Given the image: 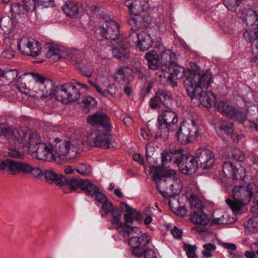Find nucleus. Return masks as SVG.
<instances>
[{"label":"nucleus","instance_id":"24","mask_svg":"<svg viewBox=\"0 0 258 258\" xmlns=\"http://www.w3.org/2000/svg\"><path fill=\"white\" fill-rule=\"evenodd\" d=\"M7 171L13 176H23L26 175L28 163L22 161L9 159Z\"/></svg>","mask_w":258,"mask_h":258},{"label":"nucleus","instance_id":"33","mask_svg":"<svg viewBox=\"0 0 258 258\" xmlns=\"http://www.w3.org/2000/svg\"><path fill=\"white\" fill-rule=\"evenodd\" d=\"M168 181L169 187L166 198H171L177 195L181 191L182 186L180 180L175 179V176L173 178H168Z\"/></svg>","mask_w":258,"mask_h":258},{"label":"nucleus","instance_id":"40","mask_svg":"<svg viewBox=\"0 0 258 258\" xmlns=\"http://www.w3.org/2000/svg\"><path fill=\"white\" fill-rule=\"evenodd\" d=\"M18 75V73L16 70H10L3 71L0 70V77L5 78L7 83H11L15 81Z\"/></svg>","mask_w":258,"mask_h":258},{"label":"nucleus","instance_id":"29","mask_svg":"<svg viewBox=\"0 0 258 258\" xmlns=\"http://www.w3.org/2000/svg\"><path fill=\"white\" fill-rule=\"evenodd\" d=\"M194 64H197L195 62L190 63V69L187 70L185 71L184 68L178 65L177 61L175 62V64H172L169 68L167 69V71L169 72V77L168 78H171L172 80L173 79H180L183 75H184L185 77V80L186 79V72L188 71H190L193 69L192 65Z\"/></svg>","mask_w":258,"mask_h":258},{"label":"nucleus","instance_id":"35","mask_svg":"<svg viewBox=\"0 0 258 258\" xmlns=\"http://www.w3.org/2000/svg\"><path fill=\"white\" fill-rule=\"evenodd\" d=\"M233 125L231 122L223 121L218 127L217 132L223 140H225L233 133Z\"/></svg>","mask_w":258,"mask_h":258},{"label":"nucleus","instance_id":"49","mask_svg":"<svg viewBox=\"0 0 258 258\" xmlns=\"http://www.w3.org/2000/svg\"><path fill=\"white\" fill-rule=\"evenodd\" d=\"M204 250L202 251L203 255L206 257H211L213 256V254L211 252L212 251H214L216 246L215 244L208 243L203 245Z\"/></svg>","mask_w":258,"mask_h":258},{"label":"nucleus","instance_id":"57","mask_svg":"<svg viewBox=\"0 0 258 258\" xmlns=\"http://www.w3.org/2000/svg\"><path fill=\"white\" fill-rule=\"evenodd\" d=\"M245 226H246L249 231L255 232L258 230V222L251 218L245 223Z\"/></svg>","mask_w":258,"mask_h":258},{"label":"nucleus","instance_id":"20","mask_svg":"<svg viewBox=\"0 0 258 258\" xmlns=\"http://www.w3.org/2000/svg\"><path fill=\"white\" fill-rule=\"evenodd\" d=\"M130 46L127 38L120 40L119 43L112 49L113 56L121 61L128 59L130 56Z\"/></svg>","mask_w":258,"mask_h":258},{"label":"nucleus","instance_id":"3","mask_svg":"<svg viewBox=\"0 0 258 258\" xmlns=\"http://www.w3.org/2000/svg\"><path fill=\"white\" fill-rule=\"evenodd\" d=\"M7 129L5 137L8 139L10 144L18 149L24 147L29 149L36 142V134L31 133L25 128H19L13 131L8 127Z\"/></svg>","mask_w":258,"mask_h":258},{"label":"nucleus","instance_id":"26","mask_svg":"<svg viewBox=\"0 0 258 258\" xmlns=\"http://www.w3.org/2000/svg\"><path fill=\"white\" fill-rule=\"evenodd\" d=\"M124 4L131 14H138L148 9V0H126Z\"/></svg>","mask_w":258,"mask_h":258},{"label":"nucleus","instance_id":"12","mask_svg":"<svg viewBox=\"0 0 258 258\" xmlns=\"http://www.w3.org/2000/svg\"><path fill=\"white\" fill-rule=\"evenodd\" d=\"M17 49L23 55L36 57L40 53L41 46L33 38L24 37L17 42Z\"/></svg>","mask_w":258,"mask_h":258},{"label":"nucleus","instance_id":"56","mask_svg":"<svg viewBox=\"0 0 258 258\" xmlns=\"http://www.w3.org/2000/svg\"><path fill=\"white\" fill-rule=\"evenodd\" d=\"M23 7L27 12H33L35 10L36 0H22Z\"/></svg>","mask_w":258,"mask_h":258},{"label":"nucleus","instance_id":"7","mask_svg":"<svg viewBox=\"0 0 258 258\" xmlns=\"http://www.w3.org/2000/svg\"><path fill=\"white\" fill-rule=\"evenodd\" d=\"M198 125L195 121L183 120L176 132L177 140L183 145L191 143L198 137Z\"/></svg>","mask_w":258,"mask_h":258},{"label":"nucleus","instance_id":"2","mask_svg":"<svg viewBox=\"0 0 258 258\" xmlns=\"http://www.w3.org/2000/svg\"><path fill=\"white\" fill-rule=\"evenodd\" d=\"M253 185L250 183L242 182L235 185L232 189L233 201L226 200L227 204L234 213H237L244 205H247L253 197Z\"/></svg>","mask_w":258,"mask_h":258},{"label":"nucleus","instance_id":"43","mask_svg":"<svg viewBox=\"0 0 258 258\" xmlns=\"http://www.w3.org/2000/svg\"><path fill=\"white\" fill-rule=\"evenodd\" d=\"M120 224L121 226L119 227V228H121L122 229V231L124 233V236H128L130 234H140L142 233L141 229L137 227H132L128 224H122L121 222Z\"/></svg>","mask_w":258,"mask_h":258},{"label":"nucleus","instance_id":"32","mask_svg":"<svg viewBox=\"0 0 258 258\" xmlns=\"http://www.w3.org/2000/svg\"><path fill=\"white\" fill-rule=\"evenodd\" d=\"M189 219L192 223L203 226L206 225L209 222L207 215L205 214L201 209L194 211L190 215Z\"/></svg>","mask_w":258,"mask_h":258},{"label":"nucleus","instance_id":"41","mask_svg":"<svg viewBox=\"0 0 258 258\" xmlns=\"http://www.w3.org/2000/svg\"><path fill=\"white\" fill-rule=\"evenodd\" d=\"M231 160L225 162H233L234 164H237L243 162L245 159V156L238 149H234L231 154Z\"/></svg>","mask_w":258,"mask_h":258},{"label":"nucleus","instance_id":"44","mask_svg":"<svg viewBox=\"0 0 258 258\" xmlns=\"http://www.w3.org/2000/svg\"><path fill=\"white\" fill-rule=\"evenodd\" d=\"M82 103L84 104V110L85 112H89L91 107L96 104V100L91 96L84 97L82 99Z\"/></svg>","mask_w":258,"mask_h":258},{"label":"nucleus","instance_id":"59","mask_svg":"<svg viewBox=\"0 0 258 258\" xmlns=\"http://www.w3.org/2000/svg\"><path fill=\"white\" fill-rule=\"evenodd\" d=\"M237 0H224L223 4L230 11H235L238 6Z\"/></svg>","mask_w":258,"mask_h":258},{"label":"nucleus","instance_id":"6","mask_svg":"<svg viewBox=\"0 0 258 258\" xmlns=\"http://www.w3.org/2000/svg\"><path fill=\"white\" fill-rule=\"evenodd\" d=\"M151 172L158 191L164 198H166L169 187L168 178H173L175 175V170L154 166L151 168Z\"/></svg>","mask_w":258,"mask_h":258},{"label":"nucleus","instance_id":"13","mask_svg":"<svg viewBox=\"0 0 258 258\" xmlns=\"http://www.w3.org/2000/svg\"><path fill=\"white\" fill-rule=\"evenodd\" d=\"M217 109L221 113L231 119H235L243 123L245 117L241 108L236 107L225 102L220 101L217 104Z\"/></svg>","mask_w":258,"mask_h":258},{"label":"nucleus","instance_id":"25","mask_svg":"<svg viewBox=\"0 0 258 258\" xmlns=\"http://www.w3.org/2000/svg\"><path fill=\"white\" fill-rule=\"evenodd\" d=\"M159 57L161 69L163 71H167V69L177 61L175 53L170 49H165L162 51L160 53Z\"/></svg>","mask_w":258,"mask_h":258},{"label":"nucleus","instance_id":"46","mask_svg":"<svg viewBox=\"0 0 258 258\" xmlns=\"http://www.w3.org/2000/svg\"><path fill=\"white\" fill-rule=\"evenodd\" d=\"M76 171L83 175H88L91 173V166L87 164L80 163L76 168Z\"/></svg>","mask_w":258,"mask_h":258},{"label":"nucleus","instance_id":"30","mask_svg":"<svg viewBox=\"0 0 258 258\" xmlns=\"http://www.w3.org/2000/svg\"><path fill=\"white\" fill-rule=\"evenodd\" d=\"M182 148L173 149L170 148L169 151H164L161 155L162 164L166 162L172 161L174 163L177 164Z\"/></svg>","mask_w":258,"mask_h":258},{"label":"nucleus","instance_id":"31","mask_svg":"<svg viewBox=\"0 0 258 258\" xmlns=\"http://www.w3.org/2000/svg\"><path fill=\"white\" fill-rule=\"evenodd\" d=\"M150 236L147 233H145L139 237H132L128 239V242L132 247H144L150 243Z\"/></svg>","mask_w":258,"mask_h":258},{"label":"nucleus","instance_id":"23","mask_svg":"<svg viewBox=\"0 0 258 258\" xmlns=\"http://www.w3.org/2000/svg\"><path fill=\"white\" fill-rule=\"evenodd\" d=\"M134 17L128 20V23L132 26L131 31L136 32L139 29L148 27L151 23L152 19L148 15L134 14Z\"/></svg>","mask_w":258,"mask_h":258},{"label":"nucleus","instance_id":"28","mask_svg":"<svg viewBox=\"0 0 258 258\" xmlns=\"http://www.w3.org/2000/svg\"><path fill=\"white\" fill-rule=\"evenodd\" d=\"M66 15L71 18H77L82 12L81 5L73 2H67L62 7Z\"/></svg>","mask_w":258,"mask_h":258},{"label":"nucleus","instance_id":"10","mask_svg":"<svg viewBox=\"0 0 258 258\" xmlns=\"http://www.w3.org/2000/svg\"><path fill=\"white\" fill-rule=\"evenodd\" d=\"M111 137L109 134L92 129L87 136V142L92 146L106 149L109 147Z\"/></svg>","mask_w":258,"mask_h":258},{"label":"nucleus","instance_id":"17","mask_svg":"<svg viewBox=\"0 0 258 258\" xmlns=\"http://www.w3.org/2000/svg\"><path fill=\"white\" fill-rule=\"evenodd\" d=\"M173 100L172 98L171 93L164 89L158 90L155 94V96L151 99L150 105L152 109H156L160 103H162L165 107L170 106Z\"/></svg>","mask_w":258,"mask_h":258},{"label":"nucleus","instance_id":"39","mask_svg":"<svg viewBox=\"0 0 258 258\" xmlns=\"http://www.w3.org/2000/svg\"><path fill=\"white\" fill-rule=\"evenodd\" d=\"M82 190L85 191V194L93 197L94 194L98 191L99 188L88 180H84L82 184Z\"/></svg>","mask_w":258,"mask_h":258},{"label":"nucleus","instance_id":"50","mask_svg":"<svg viewBox=\"0 0 258 258\" xmlns=\"http://www.w3.org/2000/svg\"><path fill=\"white\" fill-rule=\"evenodd\" d=\"M162 71L161 72L156 73V78L159 82L160 84H164L168 81H171V78H168L169 77V73H168L167 71Z\"/></svg>","mask_w":258,"mask_h":258},{"label":"nucleus","instance_id":"51","mask_svg":"<svg viewBox=\"0 0 258 258\" xmlns=\"http://www.w3.org/2000/svg\"><path fill=\"white\" fill-rule=\"evenodd\" d=\"M134 72L139 79L141 80H146L148 70L145 68L143 67H136Z\"/></svg>","mask_w":258,"mask_h":258},{"label":"nucleus","instance_id":"21","mask_svg":"<svg viewBox=\"0 0 258 258\" xmlns=\"http://www.w3.org/2000/svg\"><path fill=\"white\" fill-rule=\"evenodd\" d=\"M71 145L70 141L55 138L54 143L51 144L52 150L55 155V160L57 157L63 159L67 156L71 149Z\"/></svg>","mask_w":258,"mask_h":258},{"label":"nucleus","instance_id":"64","mask_svg":"<svg viewBox=\"0 0 258 258\" xmlns=\"http://www.w3.org/2000/svg\"><path fill=\"white\" fill-rule=\"evenodd\" d=\"M15 51L11 49H6L2 53V56L4 58L11 59L14 57Z\"/></svg>","mask_w":258,"mask_h":258},{"label":"nucleus","instance_id":"63","mask_svg":"<svg viewBox=\"0 0 258 258\" xmlns=\"http://www.w3.org/2000/svg\"><path fill=\"white\" fill-rule=\"evenodd\" d=\"M132 253L137 257H141L144 256V251H146L143 247H132Z\"/></svg>","mask_w":258,"mask_h":258},{"label":"nucleus","instance_id":"5","mask_svg":"<svg viewBox=\"0 0 258 258\" xmlns=\"http://www.w3.org/2000/svg\"><path fill=\"white\" fill-rule=\"evenodd\" d=\"M158 132L156 138L159 137L165 140L169 136L170 128L178 122V116L172 108L171 105L162 109L158 118Z\"/></svg>","mask_w":258,"mask_h":258},{"label":"nucleus","instance_id":"16","mask_svg":"<svg viewBox=\"0 0 258 258\" xmlns=\"http://www.w3.org/2000/svg\"><path fill=\"white\" fill-rule=\"evenodd\" d=\"M134 38H137L136 42L137 47L141 51H145L149 49L152 45L153 39L148 32L143 31L140 33L135 32L128 35L129 41H134Z\"/></svg>","mask_w":258,"mask_h":258},{"label":"nucleus","instance_id":"58","mask_svg":"<svg viewBox=\"0 0 258 258\" xmlns=\"http://www.w3.org/2000/svg\"><path fill=\"white\" fill-rule=\"evenodd\" d=\"M191 207L200 209L202 207V203L201 200L195 196H191L189 199Z\"/></svg>","mask_w":258,"mask_h":258},{"label":"nucleus","instance_id":"9","mask_svg":"<svg viewBox=\"0 0 258 258\" xmlns=\"http://www.w3.org/2000/svg\"><path fill=\"white\" fill-rule=\"evenodd\" d=\"M51 144L46 145L40 142L37 137L36 143L29 148V152L32 156H35L39 160L49 161L51 159L55 160V155L52 151Z\"/></svg>","mask_w":258,"mask_h":258},{"label":"nucleus","instance_id":"11","mask_svg":"<svg viewBox=\"0 0 258 258\" xmlns=\"http://www.w3.org/2000/svg\"><path fill=\"white\" fill-rule=\"evenodd\" d=\"M177 164L180 172L185 175H190L195 173L199 167L196 156L183 153L182 149Z\"/></svg>","mask_w":258,"mask_h":258},{"label":"nucleus","instance_id":"54","mask_svg":"<svg viewBox=\"0 0 258 258\" xmlns=\"http://www.w3.org/2000/svg\"><path fill=\"white\" fill-rule=\"evenodd\" d=\"M184 248L186 251V255L188 258H198V256L195 253L197 249L196 245L184 244Z\"/></svg>","mask_w":258,"mask_h":258},{"label":"nucleus","instance_id":"18","mask_svg":"<svg viewBox=\"0 0 258 258\" xmlns=\"http://www.w3.org/2000/svg\"><path fill=\"white\" fill-rule=\"evenodd\" d=\"M222 170L226 176H232L234 179L242 180L245 177V169L240 163L224 162Z\"/></svg>","mask_w":258,"mask_h":258},{"label":"nucleus","instance_id":"42","mask_svg":"<svg viewBox=\"0 0 258 258\" xmlns=\"http://www.w3.org/2000/svg\"><path fill=\"white\" fill-rule=\"evenodd\" d=\"M43 174L44 175L46 180L53 181L58 185H61V182H60L61 179L60 178L64 176L62 175H57L52 170H46L43 172Z\"/></svg>","mask_w":258,"mask_h":258},{"label":"nucleus","instance_id":"34","mask_svg":"<svg viewBox=\"0 0 258 258\" xmlns=\"http://www.w3.org/2000/svg\"><path fill=\"white\" fill-rule=\"evenodd\" d=\"M145 58L147 60L150 69L156 70L159 69L160 59L156 51L151 50L148 52L145 55Z\"/></svg>","mask_w":258,"mask_h":258},{"label":"nucleus","instance_id":"22","mask_svg":"<svg viewBox=\"0 0 258 258\" xmlns=\"http://www.w3.org/2000/svg\"><path fill=\"white\" fill-rule=\"evenodd\" d=\"M87 121L92 126L102 127L106 131H109L111 128L109 117L103 113L96 112L89 116L87 118Z\"/></svg>","mask_w":258,"mask_h":258},{"label":"nucleus","instance_id":"47","mask_svg":"<svg viewBox=\"0 0 258 258\" xmlns=\"http://www.w3.org/2000/svg\"><path fill=\"white\" fill-rule=\"evenodd\" d=\"M85 62L86 60H82L81 62H77L75 64V66L79 69L81 74L85 77H89L92 74V70L91 69H86L85 68Z\"/></svg>","mask_w":258,"mask_h":258},{"label":"nucleus","instance_id":"36","mask_svg":"<svg viewBox=\"0 0 258 258\" xmlns=\"http://www.w3.org/2000/svg\"><path fill=\"white\" fill-rule=\"evenodd\" d=\"M243 37L247 41L252 43V46L255 48L258 53V27L253 30H246L243 34ZM256 55H258V53Z\"/></svg>","mask_w":258,"mask_h":258},{"label":"nucleus","instance_id":"37","mask_svg":"<svg viewBox=\"0 0 258 258\" xmlns=\"http://www.w3.org/2000/svg\"><path fill=\"white\" fill-rule=\"evenodd\" d=\"M46 48L48 49L46 53V56L47 58L55 61H58L60 59V50L57 45L49 43L46 44Z\"/></svg>","mask_w":258,"mask_h":258},{"label":"nucleus","instance_id":"8","mask_svg":"<svg viewBox=\"0 0 258 258\" xmlns=\"http://www.w3.org/2000/svg\"><path fill=\"white\" fill-rule=\"evenodd\" d=\"M56 100L63 103L78 100L81 96L79 89L71 83L59 86L56 91Z\"/></svg>","mask_w":258,"mask_h":258},{"label":"nucleus","instance_id":"1","mask_svg":"<svg viewBox=\"0 0 258 258\" xmlns=\"http://www.w3.org/2000/svg\"><path fill=\"white\" fill-rule=\"evenodd\" d=\"M192 68L186 72V79L184 81L188 95L191 99H198L203 106L210 108L216 103V97L211 91H203L202 87L210 86L212 74L210 70L202 73L197 64H194Z\"/></svg>","mask_w":258,"mask_h":258},{"label":"nucleus","instance_id":"4","mask_svg":"<svg viewBox=\"0 0 258 258\" xmlns=\"http://www.w3.org/2000/svg\"><path fill=\"white\" fill-rule=\"evenodd\" d=\"M35 81L36 83L33 87L35 96L39 98H45L50 97L56 99V91L59 86H55L53 82L49 79L44 77L38 73H29Z\"/></svg>","mask_w":258,"mask_h":258},{"label":"nucleus","instance_id":"53","mask_svg":"<svg viewBox=\"0 0 258 258\" xmlns=\"http://www.w3.org/2000/svg\"><path fill=\"white\" fill-rule=\"evenodd\" d=\"M19 41L11 37H6L4 40V43L6 46L8 47L7 49L15 50L17 48V42Z\"/></svg>","mask_w":258,"mask_h":258},{"label":"nucleus","instance_id":"55","mask_svg":"<svg viewBox=\"0 0 258 258\" xmlns=\"http://www.w3.org/2000/svg\"><path fill=\"white\" fill-rule=\"evenodd\" d=\"M114 79L118 83L125 81V68L121 67L115 73Z\"/></svg>","mask_w":258,"mask_h":258},{"label":"nucleus","instance_id":"48","mask_svg":"<svg viewBox=\"0 0 258 258\" xmlns=\"http://www.w3.org/2000/svg\"><path fill=\"white\" fill-rule=\"evenodd\" d=\"M43 173L42 171L39 168L33 167L31 164H28L26 175H31L34 177H38Z\"/></svg>","mask_w":258,"mask_h":258},{"label":"nucleus","instance_id":"61","mask_svg":"<svg viewBox=\"0 0 258 258\" xmlns=\"http://www.w3.org/2000/svg\"><path fill=\"white\" fill-rule=\"evenodd\" d=\"M94 196H95L96 200L101 204H103L108 201L106 196L102 192H100L99 190L94 194Z\"/></svg>","mask_w":258,"mask_h":258},{"label":"nucleus","instance_id":"14","mask_svg":"<svg viewBox=\"0 0 258 258\" xmlns=\"http://www.w3.org/2000/svg\"><path fill=\"white\" fill-rule=\"evenodd\" d=\"M109 213L111 214L112 217L110 222L112 226L114 228L119 229L121 226L120 219L122 212L118 207H113L112 203L108 201L102 204L100 214L102 216L105 217Z\"/></svg>","mask_w":258,"mask_h":258},{"label":"nucleus","instance_id":"60","mask_svg":"<svg viewBox=\"0 0 258 258\" xmlns=\"http://www.w3.org/2000/svg\"><path fill=\"white\" fill-rule=\"evenodd\" d=\"M16 148V147L15 146V148H14L13 146L11 148H10L8 152L9 155L12 158L17 159H22L23 158L24 154L22 153L19 151ZM17 148H18L17 147Z\"/></svg>","mask_w":258,"mask_h":258},{"label":"nucleus","instance_id":"15","mask_svg":"<svg viewBox=\"0 0 258 258\" xmlns=\"http://www.w3.org/2000/svg\"><path fill=\"white\" fill-rule=\"evenodd\" d=\"M196 157L199 167L208 169L212 167L215 163L214 155L210 149L199 148L196 151Z\"/></svg>","mask_w":258,"mask_h":258},{"label":"nucleus","instance_id":"19","mask_svg":"<svg viewBox=\"0 0 258 258\" xmlns=\"http://www.w3.org/2000/svg\"><path fill=\"white\" fill-rule=\"evenodd\" d=\"M100 34L106 39L116 40L119 36L118 24L114 20L106 22L101 28Z\"/></svg>","mask_w":258,"mask_h":258},{"label":"nucleus","instance_id":"62","mask_svg":"<svg viewBox=\"0 0 258 258\" xmlns=\"http://www.w3.org/2000/svg\"><path fill=\"white\" fill-rule=\"evenodd\" d=\"M135 211H130L124 215L125 223L124 224H128L132 223L134 221V213Z\"/></svg>","mask_w":258,"mask_h":258},{"label":"nucleus","instance_id":"52","mask_svg":"<svg viewBox=\"0 0 258 258\" xmlns=\"http://www.w3.org/2000/svg\"><path fill=\"white\" fill-rule=\"evenodd\" d=\"M172 201L169 200V206L170 209L177 216L183 217L186 215L187 211L184 207L179 206L174 207L171 204Z\"/></svg>","mask_w":258,"mask_h":258},{"label":"nucleus","instance_id":"45","mask_svg":"<svg viewBox=\"0 0 258 258\" xmlns=\"http://www.w3.org/2000/svg\"><path fill=\"white\" fill-rule=\"evenodd\" d=\"M119 92L120 89L114 84H110L108 86L106 89H104V93H103V97H106L109 95L112 97H115Z\"/></svg>","mask_w":258,"mask_h":258},{"label":"nucleus","instance_id":"27","mask_svg":"<svg viewBox=\"0 0 258 258\" xmlns=\"http://www.w3.org/2000/svg\"><path fill=\"white\" fill-rule=\"evenodd\" d=\"M238 14H240V17L242 18L247 25L253 26V28L258 27V12L252 9H248L245 11L240 9Z\"/></svg>","mask_w":258,"mask_h":258},{"label":"nucleus","instance_id":"38","mask_svg":"<svg viewBox=\"0 0 258 258\" xmlns=\"http://www.w3.org/2000/svg\"><path fill=\"white\" fill-rule=\"evenodd\" d=\"M60 179L61 185H68L70 189L73 190L79 187L82 189V184L84 180L82 179H69L65 176L62 177Z\"/></svg>","mask_w":258,"mask_h":258}]
</instances>
